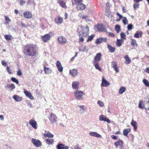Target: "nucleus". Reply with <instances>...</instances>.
I'll return each mask as SVG.
<instances>
[{"mask_svg": "<svg viewBox=\"0 0 149 149\" xmlns=\"http://www.w3.org/2000/svg\"><path fill=\"white\" fill-rule=\"evenodd\" d=\"M23 15L24 17L27 19H30L32 17V15L31 13L29 11L24 12Z\"/></svg>", "mask_w": 149, "mask_h": 149, "instance_id": "2eb2a0df", "label": "nucleus"}, {"mask_svg": "<svg viewBox=\"0 0 149 149\" xmlns=\"http://www.w3.org/2000/svg\"><path fill=\"white\" fill-rule=\"evenodd\" d=\"M57 149H69L68 146H65L62 143H58L56 146Z\"/></svg>", "mask_w": 149, "mask_h": 149, "instance_id": "4468645a", "label": "nucleus"}, {"mask_svg": "<svg viewBox=\"0 0 149 149\" xmlns=\"http://www.w3.org/2000/svg\"><path fill=\"white\" fill-rule=\"evenodd\" d=\"M89 135L90 136H95L98 138H100L101 136L99 134L95 132H91L90 133Z\"/></svg>", "mask_w": 149, "mask_h": 149, "instance_id": "cd10ccee", "label": "nucleus"}, {"mask_svg": "<svg viewBox=\"0 0 149 149\" xmlns=\"http://www.w3.org/2000/svg\"><path fill=\"white\" fill-rule=\"evenodd\" d=\"M126 90L125 88L123 86L121 87L119 89V93L120 94H123Z\"/></svg>", "mask_w": 149, "mask_h": 149, "instance_id": "4c0bfd02", "label": "nucleus"}, {"mask_svg": "<svg viewBox=\"0 0 149 149\" xmlns=\"http://www.w3.org/2000/svg\"><path fill=\"white\" fill-rule=\"evenodd\" d=\"M83 16L82 13H80L78 15V16L81 18H82Z\"/></svg>", "mask_w": 149, "mask_h": 149, "instance_id": "338daca9", "label": "nucleus"}, {"mask_svg": "<svg viewBox=\"0 0 149 149\" xmlns=\"http://www.w3.org/2000/svg\"><path fill=\"white\" fill-rule=\"evenodd\" d=\"M44 71L45 74H49L52 72V70L50 68H47L45 65L43 66Z\"/></svg>", "mask_w": 149, "mask_h": 149, "instance_id": "a878e982", "label": "nucleus"}, {"mask_svg": "<svg viewBox=\"0 0 149 149\" xmlns=\"http://www.w3.org/2000/svg\"><path fill=\"white\" fill-rule=\"evenodd\" d=\"M5 18L6 20L5 24H8L9 23L11 22L10 19L7 16H5Z\"/></svg>", "mask_w": 149, "mask_h": 149, "instance_id": "79ce46f5", "label": "nucleus"}, {"mask_svg": "<svg viewBox=\"0 0 149 149\" xmlns=\"http://www.w3.org/2000/svg\"><path fill=\"white\" fill-rule=\"evenodd\" d=\"M122 10H123V13H126L127 12V11L126 10V9H125V7H122Z\"/></svg>", "mask_w": 149, "mask_h": 149, "instance_id": "680f3d73", "label": "nucleus"}, {"mask_svg": "<svg viewBox=\"0 0 149 149\" xmlns=\"http://www.w3.org/2000/svg\"><path fill=\"white\" fill-rule=\"evenodd\" d=\"M109 83L103 77H102V82L101 86H103L106 87L108 86L109 85Z\"/></svg>", "mask_w": 149, "mask_h": 149, "instance_id": "4be33fe9", "label": "nucleus"}, {"mask_svg": "<svg viewBox=\"0 0 149 149\" xmlns=\"http://www.w3.org/2000/svg\"><path fill=\"white\" fill-rule=\"evenodd\" d=\"M98 103L99 105L101 107H103L104 106V104L103 103L100 101H99L98 102Z\"/></svg>", "mask_w": 149, "mask_h": 149, "instance_id": "5fc2aeb1", "label": "nucleus"}, {"mask_svg": "<svg viewBox=\"0 0 149 149\" xmlns=\"http://www.w3.org/2000/svg\"><path fill=\"white\" fill-rule=\"evenodd\" d=\"M88 17L87 15H83L82 17V19L86 20Z\"/></svg>", "mask_w": 149, "mask_h": 149, "instance_id": "052dcab7", "label": "nucleus"}, {"mask_svg": "<svg viewBox=\"0 0 149 149\" xmlns=\"http://www.w3.org/2000/svg\"><path fill=\"white\" fill-rule=\"evenodd\" d=\"M107 47L109 51L110 52L113 53L115 52L116 49V48L115 47H112L111 45L109 44L107 45Z\"/></svg>", "mask_w": 149, "mask_h": 149, "instance_id": "c756f323", "label": "nucleus"}, {"mask_svg": "<svg viewBox=\"0 0 149 149\" xmlns=\"http://www.w3.org/2000/svg\"><path fill=\"white\" fill-rule=\"evenodd\" d=\"M143 34V32L141 31H137L134 35V37L139 38L141 37Z\"/></svg>", "mask_w": 149, "mask_h": 149, "instance_id": "b1692460", "label": "nucleus"}, {"mask_svg": "<svg viewBox=\"0 0 149 149\" xmlns=\"http://www.w3.org/2000/svg\"><path fill=\"white\" fill-rule=\"evenodd\" d=\"M122 21L124 24H127L128 21L126 17H123V19H122Z\"/></svg>", "mask_w": 149, "mask_h": 149, "instance_id": "a18cd8bd", "label": "nucleus"}, {"mask_svg": "<svg viewBox=\"0 0 149 149\" xmlns=\"http://www.w3.org/2000/svg\"><path fill=\"white\" fill-rule=\"evenodd\" d=\"M146 72L147 73H149V67H148L146 69Z\"/></svg>", "mask_w": 149, "mask_h": 149, "instance_id": "69168bd1", "label": "nucleus"}, {"mask_svg": "<svg viewBox=\"0 0 149 149\" xmlns=\"http://www.w3.org/2000/svg\"><path fill=\"white\" fill-rule=\"evenodd\" d=\"M54 34L52 32H50L48 34H45L41 37V38L44 42H47L50 39L51 36H53Z\"/></svg>", "mask_w": 149, "mask_h": 149, "instance_id": "423d86ee", "label": "nucleus"}, {"mask_svg": "<svg viewBox=\"0 0 149 149\" xmlns=\"http://www.w3.org/2000/svg\"><path fill=\"white\" fill-rule=\"evenodd\" d=\"M108 36L112 37H115V35L112 33L109 32L108 33Z\"/></svg>", "mask_w": 149, "mask_h": 149, "instance_id": "603ef678", "label": "nucleus"}, {"mask_svg": "<svg viewBox=\"0 0 149 149\" xmlns=\"http://www.w3.org/2000/svg\"><path fill=\"white\" fill-rule=\"evenodd\" d=\"M21 24L22 27H23L26 28V25L24 23H21Z\"/></svg>", "mask_w": 149, "mask_h": 149, "instance_id": "0e129e2a", "label": "nucleus"}, {"mask_svg": "<svg viewBox=\"0 0 149 149\" xmlns=\"http://www.w3.org/2000/svg\"><path fill=\"white\" fill-rule=\"evenodd\" d=\"M123 141L119 139L118 141H116L114 143V145L116 146V147L117 148L119 146H120V145L123 144Z\"/></svg>", "mask_w": 149, "mask_h": 149, "instance_id": "2f4dec72", "label": "nucleus"}, {"mask_svg": "<svg viewBox=\"0 0 149 149\" xmlns=\"http://www.w3.org/2000/svg\"><path fill=\"white\" fill-rule=\"evenodd\" d=\"M44 136L46 138H53L54 137V135L52 134L51 133L48 132L47 133L44 134Z\"/></svg>", "mask_w": 149, "mask_h": 149, "instance_id": "72a5a7b5", "label": "nucleus"}, {"mask_svg": "<svg viewBox=\"0 0 149 149\" xmlns=\"http://www.w3.org/2000/svg\"><path fill=\"white\" fill-rule=\"evenodd\" d=\"M116 15L119 17V18L121 19L123 17V16L120 15L118 12L116 13Z\"/></svg>", "mask_w": 149, "mask_h": 149, "instance_id": "bf43d9fd", "label": "nucleus"}, {"mask_svg": "<svg viewBox=\"0 0 149 149\" xmlns=\"http://www.w3.org/2000/svg\"><path fill=\"white\" fill-rule=\"evenodd\" d=\"M102 56V54L100 53H97L94 57V61H93V65L95 66L96 69L101 71V69L99 67V62L101 60Z\"/></svg>", "mask_w": 149, "mask_h": 149, "instance_id": "7ed1b4c3", "label": "nucleus"}, {"mask_svg": "<svg viewBox=\"0 0 149 149\" xmlns=\"http://www.w3.org/2000/svg\"><path fill=\"white\" fill-rule=\"evenodd\" d=\"M107 39L106 38H100L97 39L95 42L97 44H101L103 42H106Z\"/></svg>", "mask_w": 149, "mask_h": 149, "instance_id": "dca6fc26", "label": "nucleus"}, {"mask_svg": "<svg viewBox=\"0 0 149 149\" xmlns=\"http://www.w3.org/2000/svg\"><path fill=\"white\" fill-rule=\"evenodd\" d=\"M29 123L34 129H36L37 128V124L35 120L32 119L30 120Z\"/></svg>", "mask_w": 149, "mask_h": 149, "instance_id": "ddd939ff", "label": "nucleus"}, {"mask_svg": "<svg viewBox=\"0 0 149 149\" xmlns=\"http://www.w3.org/2000/svg\"><path fill=\"white\" fill-rule=\"evenodd\" d=\"M58 41L60 44H65L67 42L66 38L63 36H59L58 38Z\"/></svg>", "mask_w": 149, "mask_h": 149, "instance_id": "9d476101", "label": "nucleus"}, {"mask_svg": "<svg viewBox=\"0 0 149 149\" xmlns=\"http://www.w3.org/2000/svg\"><path fill=\"white\" fill-rule=\"evenodd\" d=\"M23 52L26 56H36L38 54V51L35 46L31 44L25 45Z\"/></svg>", "mask_w": 149, "mask_h": 149, "instance_id": "f03ea898", "label": "nucleus"}, {"mask_svg": "<svg viewBox=\"0 0 149 149\" xmlns=\"http://www.w3.org/2000/svg\"><path fill=\"white\" fill-rule=\"evenodd\" d=\"M139 4L137 3L136 4H134L133 5L134 9H136L139 8Z\"/></svg>", "mask_w": 149, "mask_h": 149, "instance_id": "09e8293b", "label": "nucleus"}, {"mask_svg": "<svg viewBox=\"0 0 149 149\" xmlns=\"http://www.w3.org/2000/svg\"><path fill=\"white\" fill-rule=\"evenodd\" d=\"M31 142L36 147H40L41 146V142L39 140L33 138L31 139Z\"/></svg>", "mask_w": 149, "mask_h": 149, "instance_id": "9b49d317", "label": "nucleus"}, {"mask_svg": "<svg viewBox=\"0 0 149 149\" xmlns=\"http://www.w3.org/2000/svg\"><path fill=\"white\" fill-rule=\"evenodd\" d=\"M123 42L122 40L117 39L116 42V45L118 47L120 46Z\"/></svg>", "mask_w": 149, "mask_h": 149, "instance_id": "c9c22d12", "label": "nucleus"}, {"mask_svg": "<svg viewBox=\"0 0 149 149\" xmlns=\"http://www.w3.org/2000/svg\"><path fill=\"white\" fill-rule=\"evenodd\" d=\"M75 4L76 5V8L77 10H83L86 8V6L83 3V0H74Z\"/></svg>", "mask_w": 149, "mask_h": 149, "instance_id": "39448f33", "label": "nucleus"}, {"mask_svg": "<svg viewBox=\"0 0 149 149\" xmlns=\"http://www.w3.org/2000/svg\"><path fill=\"white\" fill-rule=\"evenodd\" d=\"M79 83L77 81L73 82L72 84V88L75 90H78L79 89Z\"/></svg>", "mask_w": 149, "mask_h": 149, "instance_id": "aec40b11", "label": "nucleus"}, {"mask_svg": "<svg viewBox=\"0 0 149 149\" xmlns=\"http://www.w3.org/2000/svg\"><path fill=\"white\" fill-rule=\"evenodd\" d=\"M4 36L5 39L7 40H11V38H13L11 35H5Z\"/></svg>", "mask_w": 149, "mask_h": 149, "instance_id": "37998d69", "label": "nucleus"}, {"mask_svg": "<svg viewBox=\"0 0 149 149\" xmlns=\"http://www.w3.org/2000/svg\"><path fill=\"white\" fill-rule=\"evenodd\" d=\"M81 31H78V35L79 37V42H83L84 40V37H86L88 36L87 39L86 40L87 42L91 41L95 37L94 34H92L88 36L89 33V28L88 25H86L85 27L81 26Z\"/></svg>", "mask_w": 149, "mask_h": 149, "instance_id": "f257e3e1", "label": "nucleus"}, {"mask_svg": "<svg viewBox=\"0 0 149 149\" xmlns=\"http://www.w3.org/2000/svg\"><path fill=\"white\" fill-rule=\"evenodd\" d=\"M143 0H134V1L136 3H138L139 2L142 1Z\"/></svg>", "mask_w": 149, "mask_h": 149, "instance_id": "e2e57ef3", "label": "nucleus"}, {"mask_svg": "<svg viewBox=\"0 0 149 149\" xmlns=\"http://www.w3.org/2000/svg\"><path fill=\"white\" fill-rule=\"evenodd\" d=\"M138 107L141 109H149V98H147L143 102V100H140L139 103Z\"/></svg>", "mask_w": 149, "mask_h": 149, "instance_id": "20e7f679", "label": "nucleus"}, {"mask_svg": "<svg viewBox=\"0 0 149 149\" xmlns=\"http://www.w3.org/2000/svg\"><path fill=\"white\" fill-rule=\"evenodd\" d=\"M54 20L55 22L57 24H61L63 21L62 17L59 16L56 17Z\"/></svg>", "mask_w": 149, "mask_h": 149, "instance_id": "6ab92c4d", "label": "nucleus"}, {"mask_svg": "<svg viewBox=\"0 0 149 149\" xmlns=\"http://www.w3.org/2000/svg\"><path fill=\"white\" fill-rule=\"evenodd\" d=\"M131 131V130L130 128H128L125 129L123 131V135L126 136H127L128 134Z\"/></svg>", "mask_w": 149, "mask_h": 149, "instance_id": "473e14b6", "label": "nucleus"}, {"mask_svg": "<svg viewBox=\"0 0 149 149\" xmlns=\"http://www.w3.org/2000/svg\"><path fill=\"white\" fill-rule=\"evenodd\" d=\"M56 65L58 71L60 72H62L63 71V68L60 61H57L56 62Z\"/></svg>", "mask_w": 149, "mask_h": 149, "instance_id": "a211bd4d", "label": "nucleus"}, {"mask_svg": "<svg viewBox=\"0 0 149 149\" xmlns=\"http://www.w3.org/2000/svg\"><path fill=\"white\" fill-rule=\"evenodd\" d=\"M131 45L134 47H137L138 46V44L136 42V41L134 39H131Z\"/></svg>", "mask_w": 149, "mask_h": 149, "instance_id": "f704fd0d", "label": "nucleus"}, {"mask_svg": "<svg viewBox=\"0 0 149 149\" xmlns=\"http://www.w3.org/2000/svg\"><path fill=\"white\" fill-rule=\"evenodd\" d=\"M111 137L113 139H117V137L116 136L114 135H112L111 136Z\"/></svg>", "mask_w": 149, "mask_h": 149, "instance_id": "13d9d810", "label": "nucleus"}, {"mask_svg": "<svg viewBox=\"0 0 149 149\" xmlns=\"http://www.w3.org/2000/svg\"><path fill=\"white\" fill-rule=\"evenodd\" d=\"M11 80L13 82L16 83L17 84H18L19 83L18 80L15 78L13 77H11Z\"/></svg>", "mask_w": 149, "mask_h": 149, "instance_id": "c03bdc74", "label": "nucleus"}, {"mask_svg": "<svg viewBox=\"0 0 149 149\" xmlns=\"http://www.w3.org/2000/svg\"><path fill=\"white\" fill-rule=\"evenodd\" d=\"M137 123L134 120H132L131 122V125L134 127V130L136 131L137 129Z\"/></svg>", "mask_w": 149, "mask_h": 149, "instance_id": "c85d7f7f", "label": "nucleus"}, {"mask_svg": "<svg viewBox=\"0 0 149 149\" xmlns=\"http://www.w3.org/2000/svg\"><path fill=\"white\" fill-rule=\"evenodd\" d=\"M70 74L73 77H74L77 74V71L76 69H73L72 70H70Z\"/></svg>", "mask_w": 149, "mask_h": 149, "instance_id": "393cba45", "label": "nucleus"}, {"mask_svg": "<svg viewBox=\"0 0 149 149\" xmlns=\"http://www.w3.org/2000/svg\"><path fill=\"white\" fill-rule=\"evenodd\" d=\"M143 83L147 87L149 86V82L147 79H144L143 80Z\"/></svg>", "mask_w": 149, "mask_h": 149, "instance_id": "a19ab883", "label": "nucleus"}, {"mask_svg": "<svg viewBox=\"0 0 149 149\" xmlns=\"http://www.w3.org/2000/svg\"><path fill=\"white\" fill-rule=\"evenodd\" d=\"M46 142L48 145H52L54 143V139H47L46 140Z\"/></svg>", "mask_w": 149, "mask_h": 149, "instance_id": "7c9ffc66", "label": "nucleus"}, {"mask_svg": "<svg viewBox=\"0 0 149 149\" xmlns=\"http://www.w3.org/2000/svg\"><path fill=\"white\" fill-rule=\"evenodd\" d=\"M121 38L123 40L126 39V35L124 32H121L120 34Z\"/></svg>", "mask_w": 149, "mask_h": 149, "instance_id": "ea45409f", "label": "nucleus"}, {"mask_svg": "<svg viewBox=\"0 0 149 149\" xmlns=\"http://www.w3.org/2000/svg\"><path fill=\"white\" fill-rule=\"evenodd\" d=\"M124 58L125 60V64L127 65L129 63H130L131 62V60L130 58L127 55H125L124 57Z\"/></svg>", "mask_w": 149, "mask_h": 149, "instance_id": "bb28decb", "label": "nucleus"}, {"mask_svg": "<svg viewBox=\"0 0 149 149\" xmlns=\"http://www.w3.org/2000/svg\"><path fill=\"white\" fill-rule=\"evenodd\" d=\"M58 3L62 8L65 9L67 8L66 3L63 0H58Z\"/></svg>", "mask_w": 149, "mask_h": 149, "instance_id": "f8f14e48", "label": "nucleus"}, {"mask_svg": "<svg viewBox=\"0 0 149 149\" xmlns=\"http://www.w3.org/2000/svg\"><path fill=\"white\" fill-rule=\"evenodd\" d=\"M97 28V30L98 32H101L103 31H106L107 29L105 28V26L102 24H100L96 25Z\"/></svg>", "mask_w": 149, "mask_h": 149, "instance_id": "1a4fd4ad", "label": "nucleus"}, {"mask_svg": "<svg viewBox=\"0 0 149 149\" xmlns=\"http://www.w3.org/2000/svg\"><path fill=\"white\" fill-rule=\"evenodd\" d=\"M6 70L9 74H13L12 72H11V70L9 68L8 66L7 67Z\"/></svg>", "mask_w": 149, "mask_h": 149, "instance_id": "8fccbe9b", "label": "nucleus"}, {"mask_svg": "<svg viewBox=\"0 0 149 149\" xmlns=\"http://www.w3.org/2000/svg\"><path fill=\"white\" fill-rule=\"evenodd\" d=\"M74 95L76 98L77 100H81L82 99V96L84 95L82 92L77 91L74 93Z\"/></svg>", "mask_w": 149, "mask_h": 149, "instance_id": "6e6552de", "label": "nucleus"}, {"mask_svg": "<svg viewBox=\"0 0 149 149\" xmlns=\"http://www.w3.org/2000/svg\"><path fill=\"white\" fill-rule=\"evenodd\" d=\"M22 73L21 70L19 68L17 72V75L20 76L22 75Z\"/></svg>", "mask_w": 149, "mask_h": 149, "instance_id": "49530a36", "label": "nucleus"}, {"mask_svg": "<svg viewBox=\"0 0 149 149\" xmlns=\"http://www.w3.org/2000/svg\"><path fill=\"white\" fill-rule=\"evenodd\" d=\"M74 149H81L79 145L77 144L75 145L74 147Z\"/></svg>", "mask_w": 149, "mask_h": 149, "instance_id": "6e6d98bb", "label": "nucleus"}, {"mask_svg": "<svg viewBox=\"0 0 149 149\" xmlns=\"http://www.w3.org/2000/svg\"><path fill=\"white\" fill-rule=\"evenodd\" d=\"M24 93L25 95L31 100H33L34 97L31 95V93L27 91L24 90Z\"/></svg>", "mask_w": 149, "mask_h": 149, "instance_id": "5701e85b", "label": "nucleus"}, {"mask_svg": "<svg viewBox=\"0 0 149 149\" xmlns=\"http://www.w3.org/2000/svg\"><path fill=\"white\" fill-rule=\"evenodd\" d=\"M7 86L11 88L12 89H14L15 88V86L13 84H11L10 85Z\"/></svg>", "mask_w": 149, "mask_h": 149, "instance_id": "3c124183", "label": "nucleus"}, {"mask_svg": "<svg viewBox=\"0 0 149 149\" xmlns=\"http://www.w3.org/2000/svg\"><path fill=\"white\" fill-rule=\"evenodd\" d=\"M13 98L17 101L20 102L22 100V99L17 95H14Z\"/></svg>", "mask_w": 149, "mask_h": 149, "instance_id": "e433bc0d", "label": "nucleus"}, {"mask_svg": "<svg viewBox=\"0 0 149 149\" xmlns=\"http://www.w3.org/2000/svg\"><path fill=\"white\" fill-rule=\"evenodd\" d=\"M57 117L54 114L52 113H50L49 117V118L51 123L54 124L57 122Z\"/></svg>", "mask_w": 149, "mask_h": 149, "instance_id": "0eeeda50", "label": "nucleus"}, {"mask_svg": "<svg viewBox=\"0 0 149 149\" xmlns=\"http://www.w3.org/2000/svg\"><path fill=\"white\" fill-rule=\"evenodd\" d=\"M26 3V2L25 1L23 0H19V4L21 6H22L23 5H24V4H25Z\"/></svg>", "mask_w": 149, "mask_h": 149, "instance_id": "de8ad7c7", "label": "nucleus"}, {"mask_svg": "<svg viewBox=\"0 0 149 149\" xmlns=\"http://www.w3.org/2000/svg\"><path fill=\"white\" fill-rule=\"evenodd\" d=\"M115 29L117 33H118L120 30V26L118 25H116L115 26Z\"/></svg>", "mask_w": 149, "mask_h": 149, "instance_id": "58836bf2", "label": "nucleus"}, {"mask_svg": "<svg viewBox=\"0 0 149 149\" xmlns=\"http://www.w3.org/2000/svg\"><path fill=\"white\" fill-rule=\"evenodd\" d=\"M1 64L4 66H6L7 65V63L4 60L2 61Z\"/></svg>", "mask_w": 149, "mask_h": 149, "instance_id": "4d7b16f0", "label": "nucleus"}, {"mask_svg": "<svg viewBox=\"0 0 149 149\" xmlns=\"http://www.w3.org/2000/svg\"><path fill=\"white\" fill-rule=\"evenodd\" d=\"M120 149H124V146L123 144L120 145Z\"/></svg>", "mask_w": 149, "mask_h": 149, "instance_id": "774afa93", "label": "nucleus"}, {"mask_svg": "<svg viewBox=\"0 0 149 149\" xmlns=\"http://www.w3.org/2000/svg\"><path fill=\"white\" fill-rule=\"evenodd\" d=\"M99 120L100 121H104L107 122L108 123H111L110 120L108 118L105 117L104 115H101L100 116Z\"/></svg>", "mask_w": 149, "mask_h": 149, "instance_id": "f3484780", "label": "nucleus"}, {"mask_svg": "<svg viewBox=\"0 0 149 149\" xmlns=\"http://www.w3.org/2000/svg\"><path fill=\"white\" fill-rule=\"evenodd\" d=\"M111 63L112 68H114L116 72H119L118 68L116 62L113 61L111 62Z\"/></svg>", "mask_w": 149, "mask_h": 149, "instance_id": "412c9836", "label": "nucleus"}, {"mask_svg": "<svg viewBox=\"0 0 149 149\" xmlns=\"http://www.w3.org/2000/svg\"><path fill=\"white\" fill-rule=\"evenodd\" d=\"M133 25L132 24H130L127 26V29L129 30H131L132 29Z\"/></svg>", "mask_w": 149, "mask_h": 149, "instance_id": "864d4df0", "label": "nucleus"}]
</instances>
